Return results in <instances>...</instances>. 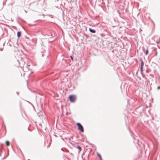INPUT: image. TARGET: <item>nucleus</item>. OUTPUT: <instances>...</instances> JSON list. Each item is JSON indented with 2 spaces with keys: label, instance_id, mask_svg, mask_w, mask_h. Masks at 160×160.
<instances>
[{
  "label": "nucleus",
  "instance_id": "nucleus-6",
  "mask_svg": "<svg viewBox=\"0 0 160 160\" xmlns=\"http://www.w3.org/2000/svg\"><path fill=\"white\" fill-rule=\"evenodd\" d=\"M21 32H17V36L18 37H19L21 36Z\"/></svg>",
  "mask_w": 160,
  "mask_h": 160
},
{
  "label": "nucleus",
  "instance_id": "nucleus-2",
  "mask_svg": "<svg viewBox=\"0 0 160 160\" xmlns=\"http://www.w3.org/2000/svg\"><path fill=\"white\" fill-rule=\"evenodd\" d=\"M70 101L71 102H74L76 100V97L75 95H71L69 96Z\"/></svg>",
  "mask_w": 160,
  "mask_h": 160
},
{
  "label": "nucleus",
  "instance_id": "nucleus-7",
  "mask_svg": "<svg viewBox=\"0 0 160 160\" xmlns=\"http://www.w3.org/2000/svg\"><path fill=\"white\" fill-rule=\"evenodd\" d=\"M6 144L7 146H9L10 145V143L9 141H6Z\"/></svg>",
  "mask_w": 160,
  "mask_h": 160
},
{
  "label": "nucleus",
  "instance_id": "nucleus-4",
  "mask_svg": "<svg viewBox=\"0 0 160 160\" xmlns=\"http://www.w3.org/2000/svg\"><path fill=\"white\" fill-rule=\"evenodd\" d=\"M77 148L79 149V152H80L81 151V148L79 146H77Z\"/></svg>",
  "mask_w": 160,
  "mask_h": 160
},
{
  "label": "nucleus",
  "instance_id": "nucleus-12",
  "mask_svg": "<svg viewBox=\"0 0 160 160\" xmlns=\"http://www.w3.org/2000/svg\"><path fill=\"white\" fill-rule=\"evenodd\" d=\"M158 89H160V86H159L158 87Z\"/></svg>",
  "mask_w": 160,
  "mask_h": 160
},
{
  "label": "nucleus",
  "instance_id": "nucleus-11",
  "mask_svg": "<svg viewBox=\"0 0 160 160\" xmlns=\"http://www.w3.org/2000/svg\"><path fill=\"white\" fill-rule=\"evenodd\" d=\"M70 58H71V59H72V60H73V58H72V56H70Z\"/></svg>",
  "mask_w": 160,
  "mask_h": 160
},
{
  "label": "nucleus",
  "instance_id": "nucleus-1",
  "mask_svg": "<svg viewBox=\"0 0 160 160\" xmlns=\"http://www.w3.org/2000/svg\"><path fill=\"white\" fill-rule=\"evenodd\" d=\"M77 126L78 127V129L80 130L81 132H83L84 130L83 126L81 124L79 123H77L76 124Z\"/></svg>",
  "mask_w": 160,
  "mask_h": 160
},
{
  "label": "nucleus",
  "instance_id": "nucleus-8",
  "mask_svg": "<svg viewBox=\"0 0 160 160\" xmlns=\"http://www.w3.org/2000/svg\"><path fill=\"white\" fill-rule=\"evenodd\" d=\"M148 49H147L145 52L146 55H147L148 54Z\"/></svg>",
  "mask_w": 160,
  "mask_h": 160
},
{
  "label": "nucleus",
  "instance_id": "nucleus-3",
  "mask_svg": "<svg viewBox=\"0 0 160 160\" xmlns=\"http://www.w3.org/2000/svg\"><path fill=\"white\" fill-rule=\"evenodd\" d=\"M89 31L91 32L92 33H95L96 32L95 30L92 29L90 28H89Z\"/></svg>",
  "mask_w": 160,
  "mask_h": 160
},
{
  "label": "nucleus",
  "instance_id": "nucleus-5",
  "mask_svg": "<svg viewBox=\"0 0 160 160\" xmlns=\"http://www.w3.org/2000/svg\"><path fill=\"white\" fill-rule=\"evenodd\" d=\"M97 156L100 158V159H101L102 158V157L100 154L98 153H97Z\"/></svg>",
  "mask_w": 160,
  "mask_h": 160
},
{
  "label": "nucleus",
  "instance_id": "nucleus-9",
  "mask_svg": "<svg viewBox=\"0 0 160 160\" xmlns=\"http://www.w3.org/2000/svg\"><path fill=\"white\" fill-rule=\"evenodd\" d=\"M144 62L143 61H142L141 64V66L143 67L144 65Z\"/></svg>",
  "mask_w": 160,
  "mask_h": 160
},
{
  "label": "nucleus",
  "instance_id": "nucleus-10",
  "mask_svg": "<svg viewBox=\"0 0 160 160\" xmlns=\"http://www.w3.org/2000/svg\"><path fill=\"white\" fill-rule=\"evenodd\" d=\"M140 69H141V72H142L143 71V67L141 66Z\"/></svg>",
  "mask_w": 160,
  "mask_h": 160
}]
</instances>
